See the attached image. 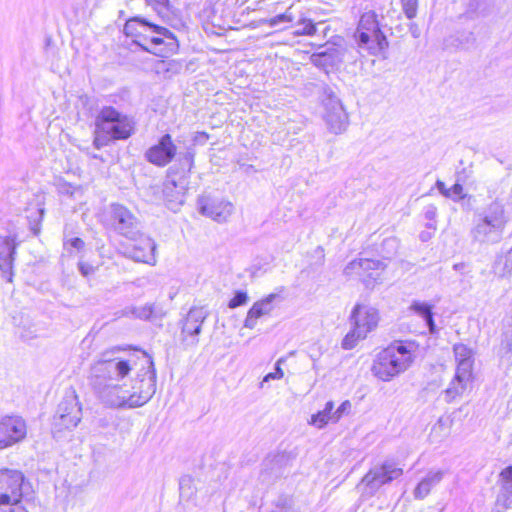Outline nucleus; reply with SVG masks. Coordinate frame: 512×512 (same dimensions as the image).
I'll return each instance as SVG.
<instances>
[{
  "label": "nucleus",
  "mask_w": 512,
  "mask_h": 512,
  "mask_svg": "<svg viewBox=\"0 0 512 512\" xmlns=\"http://www.w3.org/2000/svg\"><path fill=\"white\" fill-rule=\"evenodd\" d=\"M82 418V409L77 395L73 392L65 396L58 405L53 426L57 431L75 428Z\"/></svg>",
  "instance_id": "obj_9"
},
{
  "label": "nucleus",
  "mask_w": 512,
  "mask_h": 512,
  "mask_svg": "<svg viewBox=\"0 0 512 512\" xmlns=\"http://www.w3.org/2000/svg\"><path fill=\"white\" fill-rule=\"evenodd\" d=\"M465 267V263H456L453 265V269L456 271H462Z\"/></svg>",
  "instance_id": "obj_54"
},
{
  "label": "nucleus",
  "mask_w": 512,
  "mask_h": 512,
  "mask_svg": "<svg viewBox=\"0 0 512 512\" xmlns=\"http://www.w3.org/2000/svg\"><path fill=\"white\" fill-rule=\"evenodd\" d=\"M281 300L280 296L276 293H271L254 304L258 306L264 316H268L274 310V303Z\"/></svg>",
  "instance_id": "obj_36"
},
{
  "label": "nucleus",
  "mask_w": 512,
  "mask_h": 512,
  "mask_svg": "<svg viewBox=\"0 0 512 512\" xmlns=\"http://www.w3.org/2000/svg\"><path fill=\"white\" fill-rule=\"evenodd\" d=\"M509 222L505 208L499 201L490 203L478 216L471 229L473 241L480 244H495L501 241L503 232Z\"/></svg>",
  "instance_id": "obj_3"
},
{
  "label": "nucleus",
  "mask_w": 512,
  "mask_h": 512,
  "mask_svg": "<svg viewBox=\"0 0 512 512\" xmlns=\"http://www.w3.org/2000/svg\"><path fill=\"white\" fill-rule=\"evenodd\" d=\"M500 487L497 496V503L502 504L505 508L512 506V465L504 468L498 478Z\"/></svg>",
  "instance_id": "obj_21"
},
{
  "label": "nucleus",
  "mask_w": 512,
  "mask_h": 512,
  "mask_svg": "<svg viewBox=\"0 0 512 512\" xmlns=\"http://www.w3.org/2000/svg\"><path fill=\"white\" fill-rule=\"evenodd\" d=\"M492 6V0H469L468 13L483 15Z\"/></svg>",
  "instance_id": "obj_37"
},
{
  "label": "nucleus",
  "mask_w": 512,
  "mask_h": 512,
  "mask_svg": "<svg viewBox=\"0 0 512 512\" xmlns=\"http://www.w3.org/2000/svg\"><path fill=\"white\" fill-rule=\"evenodd\" d=\"M186 181L168 178L163 184V197L168 209L176 212L185 200Z\"/></svg>",
  "instance_id": "obj_16"
},
{
  "label": "nucleus",
  "mask_w": 512,
  "mask_h": 512,
  "mask_svg": "<svg viewBox=\"0 0 512 512\" xmlns=\"http://www.w3.org/2000/svg\"><path fill=\"white\" fill-rule=\"evenodd\" d=\"M473 374L456 371L454 378L450 382L448 388L444 391L445 400L452 402L461 396L466 390L468 384L472 381Z\"/></svg>",
  "instance_id": "obj_24"
},
{
  "label": "nucleus",
  "mask_w": 512,
  "mask_h": 512,
  "mask_svg": "<svg viewBox=\"0 0 512 512\" xmlns=\"http://www.w3.org/2000/svg\"><path fill=\"white\" fill-rule=\"evenodd\" d=\"M325 58H326L325 53H319L316 55H312V57H311L313 63L317 66L324 65Z\"/></svg>",
  "instance_id": "obj_51"
},
{
  "label": "nucleus",
  "mask_w": 512,
  "mask_h": 512,
  "mask_svg": "<svg viewBox=\"0 0 512 512\" xmlns=\"http://www.w3.org/2000/svg\"><path fill=\"white\" fill-rule=\"evenodd\" d=\"M283 358H280L277 363H276V366H275V371L274 372H271V373H268L267 375H265V377L263 378L261 384H260V387L263 388L264 387V384L266 382H269L270 380H276V379H281L283 378L284 376V372L283 370L281 369L280 367V364L283 362Z\"/></svg>",
  "instance_id": "obj_42"
},
{
  "label": "nucleus",
  "mask_w": 512,
  "mask_h": 512,
  "mask_svg": "<svg viewBox=\"0 0 512 512\" xmlns=\"http://www.w3.org/2000/svg\"><path fill=\"white\" fill-rule=\"evenodd\" d=\"M412 362L411 350L403 343H395L376 355L371 371L380 380L390 381L407 370Z\"/></svg>",
  "instance_id": "obj_4"
},
{
  "label": "nucleus",
  "mask_w": 512,
  "mask_h": 512,
  "mask_svg": "<svg viewBox=\"0 0 512 512\" xmlns=\"http://www.w3.org/2000/svg\"><path fill=\"white\" fill-rule=\"evenodd\" d=\"M449 192L452 193L449 198L453 199L454 201H459L466 197V194H464V188L459 183H455L451 188H449Z\"/></svg>",
  "instance_id": "obj_45"
},
{
  "label": "nucleus",
  "mask_w": 512,
  "mask_h": 512,
  "mask_svg": "<svg viewBox=\"0 0 512 512\" xmlns=\"http://www.w3.org/2000/svg\"><path fill=\"white\" fill-rule=\"evenodd\" d=\"M356 32H382L376 13L368 11L362 14Z\"/></svg>",
  "instance_id": "obj_30"
},
{
  "label": "nucleus",
  "mask_w": 512,
  "mask_h": 512,
  "mask_svg": "<svg viewBox=\"0 0 512 512\" xmlns=\"http://www.w3.org/2000/svg\"><path fill=\"white\" fill-rule=\"evenodd\" d=\"M493 269L495 274L500 277H506L512 274V248L505 254V256L497 259Z\"/></svg>",
  "instance_id": "obj_33"
},
{
  "label": "nucleus",
  "mask_w": 512,
  "mask_h": 512,
  "mask_svg": "<svg viewBox=\"0 0 512 512\" xmlns=\"http://www.w3.org/2000/svg\"><path fill=\"white\" fill-rule=\"evenodd\" d=\"M5 244L8 247L9 253L7 255H3L2 253H0V270L3 273L9 272L10 277L8 278V281H11L12 280L11 279L12 278V272H11L12 262L14 260V254H15L16 247H15V244H13V240L10 238H7L5 240Z\"/></svg>",
  "instance_id": "obj_32"
},
{
  "label": "nucleus",
  "mask_w": 512,
  "mask_h": 512,
  "mask_svg": "<svg viewBox=\"0 0 512 512\" xmlns=\"http://www.w3.org/2000/svg\"><path fill=\"white\" fill-rule=\"evenodd\" d=\"M154 29L155 32H169L168 29L155 25L145 18L133 17L125 22L123 32H135L137 29Z\"/></svg>",
  "instance_id": "obj_28"
},
{
  "label": "nucleus",
  "mask_w": 512,
  "mask_h": 512,
  "mask_svg": "<svg viewBox=\"0 0 512 512\" xmlns=\"http://www.w3.org/2000/svg\"><path fill=\"white\" fill-rule=\"evenodd\" d=\"M327 31H328V27H325L322 32L326 33Z\"/></svg>",
  "instance_id": "obj_57"
},
{
  "label": "nucleus",
  "mask_w": 512,
  "mask_h": 512,
  "mask_svg": "<svg viewBox=\"0 0 512 512\" xmlns=\"http://www.w3.org/2000/svg\"><path fill=\"white\" fill-rule=\"evenodd\" d=\"M207 317V312L203 308H191L184 320L182 326V334L193 337L190 341L191 345H196L198 340L195 336L201 332L203 322Z\"/></svg>",
  "instance_id": "obj_18"
},
{
  "label": "nucleus",
  "mask_w": 512,
  "mask_h": 512,
  "mask_svg": "<svg viewBox=\"0 0 512 512\" xmlns=\"http://www.w3.org/2000/svg\"><path fill=\"white\" fill-rule=\"evenodd\" d=\"M175 154L176 146L170 134H165L160 138L157 144L146 151L145 158L148 162L163 167L174 158Z\"/></svg>",
  "instance_id": "obj_15"
},
{
  "label": "nucleus",
  "mask_w": 512,
  "mask_h": 512,
  "mask_svg": "<svg viewBox=\"0 0 512 512\" xmlns=\"http://www.w3.org/2000/svg\"><path fill=\"white\" fill-rule=\"evenodd\" d=\"M322 103L324 107L323 119L329 131L334 134L343 133L348 127L349 117L341 100L330 88H325Z\"/></svg>",
  "instance_id": "obj_6"
},
{
  "label": "nucleus",
  "mask_w": 512,
  "mask_h": 512,
  "mask_svg": "<svg viewBox=\"0 0 512 512\" xmlns=\"http://www.w3.org/2000/svg\"><path fill=\"white\" fill-rule=\"evenodd\" d=\"M147 4L158 14L164 22L170 21L171 6L169 0H146Z\"/></svg>",
  "instance_id": "obj_35"
},
{
  "label": "nucleus",
  "mask_w": 512,
  "mask_h": 512,
  "mask_svg": "<svg viewBox=\"0 0 512 512\" xmlns=\"http://www.w3.org/2000/svg\"><path fill=\"white\" fill-rule=\"evenodd\" d=\"M436 186H437L438 190L440 191V193H441L442 195H444L445 197H447V198H448V197H450V196L452 195V193H450V192H449V188H446V186H445V183H444V182H442V181L438 180V181L436 182Z\"/></svg>",
  "instance_id": "obj_50"
},
{
  "label": "nucleus",
  "mask_w": 512,
  "mask_h": 512,
  "mask_svg": "<svg viewBox=\"0 0 512 512\" xmlns=\"http://www.w3.org/2000/svg\"><path fill=\"white\" fill-rule=\"evenodd\" d=\"M78 268H79L80 273L84 277H88V276L94 274L96 271V268L93 265L86 263V262H79Z\"/></svg>",
  "instance_id": "obj_47"
},
{
  "label": "nucleus",
  "mask_w": 512,
  "mask_h": 512,
  "mask_svg": "<svg viewBox=\"0 0 512 512\" xmlns=\"http://www.w3.org/2000/svg\"><path fill=\"white\" fill-rule=\"evenodd\" d=\"M0 512H28L20 502L8 503L4 506H0Z\"/></svg>",
  "instance_id": "obj_46"
},
{
  "label": "nucleus",
  "mask_w": 512,
  "mask_h": 512,
  "mask_svg": "<svg viewBox=\"0 0 512 512\" xmlns=\"http://www.w3.org/2000/svg\"><path fill=\"white\" fill-rule=\"evenodd\" d=\"M23 484L24 476L20 471L0 470V506L20 502Z\"/></svg>",
  "instance_id": "obj_12"
},
{
  "label": "nucleus",
  "mask_w": 512,
  "mask_h": 512,
  "mask_svg": "<svg viewBox=\"0 0 512 512\" xmlns=\"http://www.w3.org/2000/svg\"><path fill=\"white\" fill-rule=\"evenodd\" d=\"M445 50H470L475 47V38L471 34H447L443 39Z\"/></svg>",
  "instance_id": "obj_26"
},
{
  "label": "nucleus",
  "mask_w": 512,
  "mask_h": 512,
  "mask_svg": "<svg viewBox=\"0 0 512 512\" xmlns=\"http://www.w3.org/2000/svg\"><path fill=\"white\" fill-rule=\"evenodd\" d=\"M279 464L280 458L278 457L265 460L260 473V479L263 483L269 484L282 474Z\"/></svg>",
  "instance_id": "obj_27"
},
{
  "label": "nucleus",
  "mask_w": 512,
  "mask_h": 512,
  "mask_svg": "<svg viewBox=\"0 0 512 512\" xmlns=\"http://www.w3.org/2000/svg\"><path fill=\"white\" fill-rule=\"evenodd\" d=\"M139 357L120 346L98 356L90 367L89 382H121L137 366Z\"/></svg>",
  "instance_id": "obj_1"
},
{
  "label": "nucleus",
  "mask_w": 512,
  "mask_h": 512,
  "mask_svg": "<svg viewBox=\"0 0 512 512\" xmlns=\"http://www.w3.org/2000/svg\"><path fill=\"white\" fill-rule=\"evenodd\" d=\"M98 399L112 408H130V393L120 382H90Z\"/></svg>",
  "instance_id": "obj_7"
},
{
  "label": "nucleus",
  "mask_w": 512,
  "mask_h": 512,
  "mask_svg": "<svg viewBox=\"0 0 512 512\" xmlns=\"http://www.w3.org/2000/svg\"><path fill=\"white\" fill-rule=\"evenodd\" d=\"M125 314H131L140 320L155 323L161 321L166 313L161 305L156 303H146L142 306L128 308Z\"/></svg>",
  "instance_id": "obj_20"
},
{
  "label": "nucleus",
  "mask_w": 512,
  "mask_h": 512,
  "mask_svg": "<svg viewBox=\"0 0 512 512\" xmlns=\"http://www.w3.org/2000/svg\"><path fill=\"white\" fill-rule=\"evenodd\" d=\"M233 210V204L225 200L208 201L202 199L199 202L200 213L219 223L226 222L232 215Z\"/></svg>",
  "instance_id": "obj_17"
},
{
  "label": "nucleus",
  "mask_w": 512,
  "mask_h": 512,
  "mask_svg": "<svg viewBox=\"0 0 512 512\" xmlns=\"http://www.w3.org/2000/svg\"><path fill=\"white\" fill-rule=\"evenodd\" d=\"M403 474L402 468L394 462L385 461L372 467L357 485L364 497H372L383 485L390 483Z\"/></svg>",
  "instance_id": "obj_5"
},
{
  "label": "nucleus",
  "mask_w": 512,
  "mask_h": 512,
  "mask_svg": "<svg viewBox=\"0 0 512 512\" xmlns=\"http://www.w3.org/2000/svg\"><path fill=\"white\" fill-rule=\"evenodd\" d=\"M248 300V295L246 292L243 291H237L234 295V297L229 301L228 307L230 309H234L238 306L246 304Z\"/></svg>",
  "instance_id": "obj_43"
},
{
  "label": "nucleus",
  "mask_w": 512,
  "mask_h": 512,
  "mask_svg": "<svg viewBox=\"0 0 512 512\" xmlns=\"http://www.w3.org/2000/svg\"><path fill=\"white\" fill-rule=\"evenodd\" d=\"M110 224L114 231L128 239H136L140 234V221L123 205H111Z\"/></svg>",
  "instance_id": "obj_11"
},
{
  "label": "nucleus",
  "mask_w": 512,
  "mask_h": 512,
  "mask_svg": "<svg viewBox=\"0 0 512 512\" xmlns=\"http://www.w3.org/2000/svg\"><path fill=\"white\" fill-rule=\"evenodd\" d=\"M285 20H288V21H291V16L288 15V14H281V15H278L277 17H275L273 20H272V23L273 24H276L278 22H282V21H285Z\"/></svg>",
  "instance_id": "obj_52"
},
{
  "label": "nucleus",
  "mask_w": 512,
  "mask_h": 512,
  "mask_svg": "<svg viewBox=\"0 0 512 512\" xmlns=\"http://www.w3.org/2000/svg\"><path fill=\"white\" fill-rule=\"evenodd\" d=\"M410 309L425 320L431 333L435 332V322L433 320L432 306L430 304L413 301Z\"/></svg>",
  "instance_id": "obj_29"
},
{
  "label": "nucleus",
  "mask_w": 512,
  "mask_h": 512,
  "mask_svg": "<svg viewBox=\"0 0 512 512\" xmlns=\"http://www.w3.org/2000/svg\"><path fill=\"white\" fill-rule=\"evenodd\" d=\"M361 263L363 273L362 279L364 282H366L367 285H369L370 283L365 277L376 279V276H374L373 271L383 270L385 268V265L378 260L361 258Z\"/></svg>",
  "instance_id": "obj_34"
},
{
  "label": "nucleus",
  "mask_w": 512,
  "mask_h": 512,
  "mask_svg": "<svg viewBox=\"0 0 512 512\" xmlns=\"http://www.w3.org/2000/svg\"><path fill=\"white\" fill-rule=\"evenodd\" d=\"M208 139V135L204 132L198 133V135L195 137L196 141H206Z\"/></svg>",
  "instance_id": "obj_53"
},
{
  "label": "nucleus",
  "mask_w": 512,
  "mask_h": 512,
  "mask_svg": "<svg viewBox=\"0 0 512 512\" xmlns=\"http://www.w3.org/2000/svg\"><path fill=\"white\" fill-rule=\"evenodd\" d=\"M124 35L126 41H131L132 46L141 47L143 50L161 57H166L168 54L175 52L178 48V41L174 37V34H163V38L152 37L149 40L146 38L141 39L143 34Z\"/></svg>",
  "instance_id": "obj_10"
},
{
  "label": "nucleus",
  "mask_w": 512,
  "mask_h": 512,
  "mask_svg": "<svg viewBox=\"0 0 512 512\" xmlns=\"http://www.w3.org/2000/svg\"><path fill=\"white\" fill-rule=\"evenodd\" d=\"M357 43L361 49H365L371 55H377L388 48L385 34H359Z\"/></svg>",
  "instance_id": "obj_22"
},
{
  "label": "nucleus",
  "mask_w": 512,
  "mask_h": 512,
  "mask_svg": "<svg viewBox=\"0 0 512 512\" xmlns=\"http://www.w3.org/2000/svg\"><path fill=\"white\" fill-rule=\"evenodd\" d=\"M401 5L409 20L416 16L418 0H401Z\"/></svg>",
  "instance_id": "obj_41"
},
{
  "label": "nucleus",
  "mask_w": 512,
  "mask_h": 512,
  "mask_svg": "<svg viewBox=\"0 0 512 512\" xmlns=\"http://www.w3.org/2000/svg\"><path fill=\"white\" fill-rule=\"evenodd\" d=\"M456 362V371L473 374L474 353L465 344L459 343L453 346Z\"/></svg>",
  "instance_id": "obj_23"
},
{
  "label": "nucleus",
  "mask_w": 512,
  "mask_h": 512,
  "mask_svg": "<svg viewBox=\"0 0 512 512\" xmlns=\"http://www.w3.org/2000/svg\"><path fill=\"white\" fill-rule=\"evenodd\" d=\"M434 215H435V209H433V210H428V211L426 212V217H427V218H429V219L433 218V217H434Z\"/></svg>",
  "instance_id": "obj_55"
},
{
  "label": "nucleus",
  "mask_w": 512,
  "mask_h": 512,
  "mask_svg": "<svg viewBox=\"0 0 512 512\" xmlns=\"http://www.w3.org/2000/svg\"><path fill=\"white\" fill-rule=\"evenodd\" d=\"M141 362L143 365H147V370L139 380V387H133L134 391L130 393V408L144 405L156 392V373L153 361L146 353H143Z\"/></svg>",
  "instance_id": "obj_8"
},
{
  "label": "nucleus",
  "mask_w": 512,
  "mask_h": 512,
  "mask_svg": "<svg viewBox=\"0 0 512 512\" xmlns=\"http://www.w3.org/2000/svg\"><path fill=\"white\" fill-rule=\"evenodd\" d=\"M351 409V403L344 401L335 411L332 410V422H337L339 419Z\"/></svg>",
  "instance_id": "obj_44"
},
{
  "label": "nucleus",
  "mask_w": 512,
  "mask_h": 512,
  "mask_svg": "<svg viewBox=\"0 0 512 512\" xmlns=\"http://www.w3.org/2000/svg\"><path fill=\"white\" fill-rule=\"evenodd\" d=\"M334 409V403L328 401L322 411L312 415L310 424L321 429L327 425L330 421L332 422V410Z\"/></svg>",
  "instance_id": "obj_31"
},
{
  "label": "nucleus",
  "mask_w": 512,
  "mask_h": 512,
  "mask_svg": "<svg viewBox=\"0 0 512 512\" xmlns=\"http://www.w3.org/2000/svg\"><path fill=\"white\" fill-rule=\"evenodd\" d=\"M352 326L357 329L360 336H367L379 322L378 310L372 306L356 304L351 312Z\"/></svg>",
  "instance_id": "obj_14"
},
{
  "label": "nucleus",
  "mask_w": 512,
  "mask_h": 512,
  "mask_svg": "<svg viewBox=\"0 0 512 512\" xmlns=\"http://www.w3.org/2000/svg\"><path fill=\"white\" fill-rule=\"evenodd\" d=\"M134 129L132 120L113 107H104L95 121L93 144L97 149L106 146L111 140L129 138Z\"/></svg>",
  "instance_id": "obj_2"
},
{
  "label": "nucleus",
  "mask_w": 512,
  "mask_h": 512,
  "mask_svg": "<svg viewBox=\"0 0 512 512\" xmlns=\"http://www.w3.org/2000/svg\"><path fill=\"white\" fill-rule=\"evenodd\" d=\"M69 243L73 248L81 250L84 247V241L81 238L75 237L65 241V244Z\"/></svg>",
  "instance_id": "obj_49"
},
{
  "label": "nucleus",
  "mask_w": 512,
  "mask_h": 512,
  "mask_svg": "<svg viewBox=\"0 0 512 512\" xmlns=\"http://www.w3.org/2000/svg\"><path fill=\"white\" fill-rule=\"evenodd\" d=\"M157 245L153 239L149 237L142 238L137 245L130 251V257L137 261L143 262L150 265L156 263V251Z\"/></svg>",
  "instance_id": "obj_19"
},
{
  "label": "nucleus",
  "mask_w": 512,
  "mask_h": 512,
  "mask_svg": "<svg viewBox=\"0 0 512 512\" xmlns=\"http://www.w3.org/2000/svg\"><path fill=\"white\" fill-rule=\"evenodd\" d=\"M366 337L367 336H360L357 329L352 326V330L342 340V348L345 350L353 349L360 340H363Z\"/></svg>",
  "instance_id": "obj_38"
},
{
  "label": "nucleus",
  "mask_w": 512,
  "mask_h": 512,
  "mask_svg": "<svg viewBox=\"0 0 512 512\" xmlns=\"http://www.w3.org/2000/svg\"><path fill=\"white\" fill-rule=\"evenodd\" d=\"M26 436L27 424L22 417L12 415L0 420V450L22 442Z\"/></svg>",
  "instance_id": "obj_13"
},
{
  "label": "nucleus",
  "mask_w": 512,
  "mask_h": 512,
  "mask_svg": "<svg viewBox=\"0 0 512 512\" xmlns=\"http://www.w3.org/2000/svg\"><path fill=\"white\" fill-rule=\"evenodd\" d=\"M193 160L194 152L192 150L186 151L181 157L182 165L186 166L188 168V171H190L193 166Z\"/></svg>",
  "instance_id": "obj_48"
},
{
  "label": "nucleus",
  "mask_w": 512,
  "mask_h": 512,
  "mask_svg": "<svg viewBox=\"0 0 512 512\" xmlns=\"http://www.w3.org/2000/svg\"><path fill=\"white\" fill-rule=\"evenodd\" d=\"M65 193H68V194H71L73 195L74 193V190H72V187L71 186H67V187H64V190H63Z\"/></svg>",
  "instance_id": "obj_56"
},
{
  "label": "nucleus",
  "mask_w": 512,
  "mask_h": 512,
  "mask_svg": "<svg viewBox=\"0 0 512 512\" xmlns=\"http://www.w3.org/2000/svg\"><path fill=\"white\" fill-rule=\"evenodd\" d=\"M261 310L255 304L249 309L246 319L244 321V327L248 329H254L259 318L263 317Z\"/></svg>",
  "instance_id": "obj_39"
},
{
  "label": "nucleus",
  "mask_w": 512,
  "mask_h": 512,
  "mask_svg": "<svg viewBox=\"0 0 512 512\" xmlns=\"http://www.w3.org/2000/svg\"><path fill=\"white\" fill-rule=\"evenodd\" d=\"M361 265V258L355 259L346 265L343 272L346 276H359L362 278L363 273Z\"/></svg>",
  "instance_id": "obj_40"
},
{
  "label": "nucleus",
  "mask_w": 512,
  "mask_h": 512,
  "mask_svg": "<svg viewBox=\"0 0 512 512\" xmlns=\"http://www.w3.org/2000/svg\"><path fill=\"white\" fill-rule=\"evenodd\" d=\"M445 474L446 471L444 470L429 471L416 486L414 490L415 498L424 499L430 493L431 489L442 481Z\"/></svg>",
  "instance_id": "obj_25"
}]
</instances>
